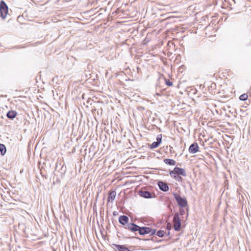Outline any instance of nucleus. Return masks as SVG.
<instances>
[{"mask_svg": "<svg viewBox=\"0 0 251 251\" xmlns=\"http://www.w3.org/2000/svg\"><path fill=\"white\" fill-rule=\"evenodd\" d=\"M156 95H158V96H160V94H159V93H157L156 94Z\"/></svg>", "mask_w": 251, "mask_h": 251, "instance_id": "27", "label": "nucleus"}, {"mask_svg": "<svg viewBox=\"0 0 251 251\" xmlns=\"http://www.w3.org/2000/svg\"><path fill=\"white\" fill-rule=\"evenodd\" d=\"M159 145V143H157V142H153L151 145V149H154L157 148Z\"/></svg>", "mask_w": 251, "mask_h": 251, "instance_id": "18", "label": "nucleus"}, {"mask_svg": "<svg viewBox=\"0 0 251 251\" xmlns=\"http://www.w3.org/2000/svg\"><path fill=\"white\" fill-rule=\"evenodd\" d=\"M248 97V96L247 94H243L240 96L239 99L241 100L244 101L247 100Z\"/></svg>", "mask_w": 251, "mask_h": 251, "instance_id": "16", "label": "nucleus"}, {"mask_svg": "<svg viewBox=\"0 0 251 251\" xmlns=\"http://www.w3.org/2000/svg\"><path fill=\"white\" fill-rule=\"evenodd\" d=\"M8 11V8L6 3L3 0H1L0 2V16L4 19L7 14Z\"/></svg>", "mask_w": 251, "mask_h": 251, "instance_id": "3", "label": "nucleus"}, {"mask_svg": "<svg viewBox=\"0 0 251 251\" xmlns=\"http://www.w3.org/2000/svg\"><path fill=\"white\" fill-rule=\"evenodd\" d=\"M167 229H170L171 227V225L170 224H168L167 225Z\"/></svg>", "mask_w": 251, "mask_h": 251, "instance_id": "25", "label": "nucleus"}, {"mask_svg": "<svg viewBox=\"0 0 251 251\" xmlns=\"http://www.w3.org/2000/svg\"><path fill=\"white\" fill-rule=\"evenodd\" d=\"M173 196L180 207L183 208L187 206L188 203L185 198H182L178 194L176 193H174Z\"/></svg>", "mask_w": 251, "mask_h": 251, "instance_id": "1", "label": "nucleus"}, {"mask_svg": "<svg viewBox=\"0 0 251 251\" xmlns=\"http://www.w3.org/2000/svg\"><path fill=\"white\" fill-rule=\"evenodd\" d=\"M17 114V113L16 111L10 110L7 113L6 116L8 118L12 120L16 116Z\"/></svg>", "mask_w": 251, "mask_h": 251, "instance_id": "13", "label": "nucleus"}, {"mask_svg": "<svg viewBox=\"0 0 251 251\" xmlns=\"http://www.w3.org/2000/svg\"><path fill=\"white\" fill-rule=\"evenodd\" d=\"M185 213V211L183 209H181L180 210V214L181 215H183Z\"/></svg>", "mask_w": 251, "mask_h": 251, "instance_id": "24", "label": "nucleus"}, {"mask_svg": "<svg viewBox=\"0 0 251 251\" xmlns=\"http://www.w3.org/2000/svg\"><path fill=\"white\" fill-rule=\"evenodd\" d=\"M111 247L115 251H130L129 247H127L126 245H118L116 244H112Z\"/></svg>", "mask_w": 251, "mask_h": 251, "instance_id": "4", "label": "nucleus"}, {"mask_svg": "<svg viewBox=\"0 0 251 251\" xmlns=\"http://www.w3.org/2000/svg\"><path fill=\"white\" fill-rule=\"evenodd\" d=\"M165 83L169 86H171L173 85V82L168 79H165Z\"/></svg>", "mask_w": 251, "mask_h": 251, "instance_id": "20", "label": "nucleus"}, {"mask_svg": "<svg viewBox=\"0 0 251 251\" xmlns=\"http://www.w3.org/2000/svg\"><path fill=\"white\" fill-rule=\"evenodd\" d=\"M170 175L171 176V177L174 178V176H176L177 174H176V173L174 172V169L173 171H171L170 172Z\"/></svg>", "mask_w": 251, "mask_h": 251, "instance_id": "21", "label": "nucleus"}, {"mask_svg": "<svg viewBox=\"0 0 251 251\" xmlns=\"http://www.w3.org/2000/svg\"><path fill=\"white\" fill-rule=\"evenodd\" d=\"M199 147L196 142L192 144L189 148V152L191 153L194 154L199 151Z\"/></svg>", "mask_w": 251, "mask_h": 251, "instance_id": "8", "label": "nucleus"}, {"mask_svg": "<svg viewBox=\"0 0 251 251\" xmlns=\"http://www.w3.org/2000/svg\"><path fill=\"white\" fill-rule=\"evenodd\" d=\"M139 195L144 198L150 199L152 197V194L149 191L146 190H140L139 192Z\"/></svg>", "mask_w": 251, "mask_h": 251, "instance_id": "10", "label": "nucleus"}, {"mask_svg": "<svg viewBox=\"0 0 251 251\" xmlns=\"http://www.w3.org/2000/svg\"><path fill=\"white\" fill-rule=\"evenodd\" d=\"M151 231V228L146 226H139L138 228L137 231L141 235H144L145 234H149Z\"/></svg>", "mask_w": 251, "mask_h": 251, "instance_id": "5", "label": "nucleus"}, {"mask_svg": "<svg viewBox=\"0 0 251 251\" xmlns=\"http://www.w3.org/2000/svg\"><path fill=\"white\" fill-rule=\"evenodd\" d=\"M159 189L163 192H167L169 190V187L166 182L159 181L157 183Z\"/></svg>", "mask_w": 251, "mask_h": 251, "instance_id": "7", "label": "nucleus"}, {"mask_svg": "<svg viewBox=\"0 0 251 251\" xmlns=\"http://www.w3.org/2000/svg\"><path fill=\"white\" fill-rule=\"evenodd\" d=\"M174 172L176 173L177 175H181L183 176H187L186 172L184 169L177 167H176L174 168Z\"/></svg>", "mask_w": 251, "mask_h": 251, "instance_id": "12", "label": "nucleus"}, {"mask_svg": "<svg viewBox=\"0 0 251 251\" xmlns=\"http://www.w3.org/2000/svg\"><path fill=\"white\" fill-rule=\"evenodd\" d=\"M182 179H180V178H178V179H176V180L179 181H181Z\"/></svg>", "mask_w": 251, "mask_h": 251, "instance_id": "26", "label": "nucleus"}, {"mask_svg": "<svg viewBox=\"0 0 251 251\" xmlns=\"http://www.w3.org/2000/svg\"><path fill=\"white\" fill-rule=\"evenodd\" d=\"M156 232V230L155 229H151V231L150 233H151V235H153L155 234Z\"/></svg>", "mask_w": 251, "mask_h": 251, "instance_id": "22", "label": "nucleus"}, {"mask_svg": "<svg viewBox=\"0 0 251 251\" xmlns=\"http://www.w3.org/2000/svg\"><path fill=\"white\" fill-rule=\"evenodd\" d=\"M0 151L1 155H3L5 154L6 151L5 146L2 144H0Z\"/></svg>", "mask_w": 251, "mask_h": 251, "instance_id": "15", "label": "nucleus"}, {"mask_svg": "<svg viewBox=\"0 0 251 251\" xmlns=\"http://www.w3.org/2000/svg\"><path fill=\"white\" fill-rule=\"evenodd\" d=\"M108 195L107 202H109L111 201L113 202L116 196V191L114 190H110L108 192Z\"/></svg>", "mask_w": 251, "mask_h": 251, "instance_id": "11", "label": "nucleus"}, {"mask_svg": "<svg viewBox=\"0 0 251 251\" xmlns=\"http://www.w3.org/2000/svg\"><path fill=\"white\" fill-rule=\"evenodd\" d=\"M173 223L174 229L177 231H179L181 228V223L179 214L178 212L176 213L174 216Z\"/></svg>", "mask_w": 251, "mask_h": 251, "instance_id": "2", "label": "nucleus"}, {"mask_svg": "<svg viewBox=\"0 0 251 251\" xmlns=\"http://www.w3.org/2000/svg\"><path fill=\"white\" fill-rule=\"evenodd\" d=\"M163 161L165 164L170 166H175L176 164V161L172 159H164Z\"/></svg>", "mask_w": 251, "mask_h": 251, "instance_id": "14", "label": "nucleus"}, {"mask_svg": "<svg viewBox=\"0 0 251 251\" xmlns=\"http://www.w3.org/2000/svg\"><path fill=\"white\" fill-rule=\"evenodd\" d=\"M165 231L162 230H159L157 233L156 235L159 237H162L164 236Z\"/></svg>", "mask_w": 251, "mask_h": 251, "instance_id": "17", "label": "nucleus"}, {"mask_svg": "<svg viewBox=\"0 0 251 251\" xmlns=\"http://www.w3.org/2000/svg\"><path fill=\"white\" fill-rule=\"evenodd\" d=\"M125 228L129 230L130 231L133 232H135L137 231L138 228H139V226L134 223H128L125 226Z\"/></svg>", "mask_w": 251, "mask_h": 251, "instance_id": "6", "label": "nucleus"}, {"mask_svg": "<svg viewBox=\"0 0 251 251\" xmlns=\"http://www.w3.org/2000/svg\"><path fill=\"white\" fill-rule=\"evenodd\" d=\"M168 235H170V232L169 231L168 233Z\"/></svg>", "mask_w": 251, "mask_h": 251, "instance_id": "28", "label": "nucleus"}, {"mask_svg": "<svg viewBox=\"0 0 251 251\" xmlns=\"http://www.w3.org/2000/svg\"><path fill=\"white\" fill-rule=\"evenodd\" d=\"M119 222L125 226L129 223V218L126 215H121L119 217Z\"/></svg>", "mask_w": 251, "mask_h": 251, "instance_id": "9", "label": "nucleus"}, {"mask_svg": "<svg viewBox=\"0 0 251 251\" xmlns=\"http://www.w3.org/2000/svg\"><path fill=\"white\" fill-rule=\"evenodd\" d=\"M174 178L176 180L178 179V178H180V179H182V178L179 176L178 175H176V176H174Z\"/></svg>", "mask_w": 251, "mask_h": 251, "instance_id": "23", "label": "nucleus"}, {"mask_svg": "<svg viewBox=\"0 0 251 251\" xmlns=\"http://www.w3.org/2000/svg\"><path fill=\"white\" fill-rule=\"evenodd\" d=\"M162 141V135L159 134L157 136L156 141L157 143H159V145L160 144Z\"/></svg>", "mask_w": 251, "mask_h": 251, "instance_id": "19", "label": "nucleus"}]
</instances>
